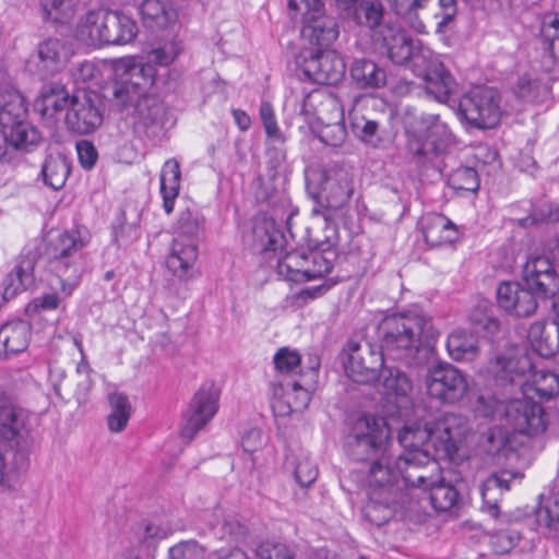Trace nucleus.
Masks as SVG:
<instances>
[{
  "instance_id": "1",
  "label": "nucleus",
  "mask_w": 559,
  "mask_h": 559,
  "mask_svg": "<svg viewBox=\"0 0 559 559\" xmlns=\"http://www.w3.org/2000/svg\"><path fill=\"white\" fill-rule=\"evenodd\" d=\"M468 431L467 419L455 413H442L432 420L417 421L403 427L400 444H425L439 459L452 460Z\"/></svg>"
},
{
  "instance_id": "2",
  "label": "nucleus",
  "mask_w": 559,
  "mask_h": 559,
  "mask_svg": "<svg viewBox=\"0 0 559 559\" xmlns=\"http://www.w3.org/2000/svg\"><path fill=\"white\" fill-rule=\"evenodd\" d=\"M406 151L416 164H426L448 153L454 135L439 114L423 112L406 128Z\"/></svg>"
},
{
  "instance_id": "3",
  "label": "nucleus",
  "mask_w": 559,
  "mask_h": 559,
  "mask_svg": "<svg viewBox=\"0 0 559 559\" xmlns=\"http://www.w3.org/2000/svg\"><path fill=\"white\" fill-rule=\"evenodd\" d=\"M156 69L142 64L135 58L117 60L114 64V79L107 87L111 106L122 116L147 92L154 83Z\"/></svg>"
},
{
  "instance_id": "4",
  "label": "nucleus",
  "mask_w": 559,
  "mask_h": 559,
  "mask_svg": "<svg viewBox=\"0 0 559 559\" xmlns=\"http://www.w3.org/2000/svg\"><path fill=\"white\" fill-rule=\"evenodd\" d=\"M138 25L128 15L97 10L90 11L76 27V37L90 46L124 45L138 34Z\"/></svg>"
},
{
  "instance_id": "5",
  "label": "nucleus",
  "mask_w": 559,
  "mask_h": 559,
  "mask_svg": "<svg viewBox=\"0 0 559 559\" xmlns=\"http://www.w3.org/2000/svg\"><path fill=\"white\" fill-rule=\"evenodd\" d=\"M389 438L384 418L364 414L353 423L344 449L353 461L368 464L389 450Z\"/></svg>"
},
{
  "instance_id": "6",
  "label": "nucleus",
  "mask_w": 559,
  "mask_h": 559,
  "mask_svg": "<svg viewBox=\"0 0 559 559\" xmlns=\"http://www.w3.org/2000/svg\"><path fill=\"white\" fill-rule=\"evenodd\" d=\"M426 319L418 313H394L380 324L382 348L396 359H407L420 346Z\"/></svg>"
},
{
  "instance_id": "7",
  "label": "nucleus",
  "mask_w": 559,
  "mask_h": 559,
  "mask_svg": "<svg viewBox=\"0 0 559 559\" xmlns=\"http://www.w3.org/2000/svg\"><path fill=\"white\" fill-rule=\"evenodd\" d=\"M559 282H500L497 288L499 306L518 318L533 316L539 301L555 297Z\"/></svg>"
},
{
  "instance_id": "8",
  "label": "nucleus",
  "mask_w": 559,
  "mask_h": 559,
  "mask_svg": "<svg viewBox=\"0 0 559 559\" xmlns=\"http://www.w3.org/2000/svg\"><path fill=\"white\" fill-rule=\"evenodd\" d=\"M301 112L314 117L322 126L319 139L331 146H340L346 139L343 112L335 97L324 91H312L302 102Z\"/></svg>"
},
{
  "instance_id": "9",
  "label": "nucleus",
  "mask_w": 559,
  "mask_h": 559,
  "mask_svg": "<svg viewBox=\"0 0 559 559\" xmlns=\"http://www.w3.org/2000/svg\"><path fill=\"white\" fill-rule=\"evenodd\" d=\"M200 229V219L193 211L186 209L180 212L175 229L177 237L166 260V266L173 275L185 276L197 261L198 247L190 238L198 236Z\"/></svg>"
},
{
  "instance_id": "10",
  "label": "nucleus",
  "mask_w": 559,
  "mask_h": 559,
  "mask_svg": "<svg viewBox=\"0 0 559 559\" xmlns=\"http://www.w3.org/2000/svg\"><path fill=\"white\" fill-rule=\"evenodd\" d=\"M401 445L404 451L396 456L395 467L401 473L403 488H425L440 472L439 456L425 444Z\"/></svg>"
},
{
  "instance_id": "11",
  "label": "nucleus",
  "mask_w": 559,
  "mask_h": 559,
  "mask_svg": "<svg viewBox=\"0 0 559 559\" xmlns=\"http://www.w3.org/2000/svg\"><path fill=\"white\" fill-rule=\"evenodd\" d=\"M497 413L515 432L530 437L545 432L548 426L544 407L528 395L499 402Z\"/></svg>"
},
{
  "instance_id": "12",
  "label": "nucleus",
  "mask_w": 559,
  "mask_h": 559,
  "mask_svg": "<svg viewBox=\"0 0 559 559\" xmlns=\"http://www.w3.org/2000/svg\"><path fill=\"white\" fill-rule=\"evenodd\" d=\"M459 112L472 127L495 128L501 116L499 93L490 86H475L461 97Z\"/></svg>"
},
{
  "instance_id": "13",
  "label": "nucleus",
  "mask_w": 559,
  "mask_h": 559,
  "mask_svg": "<svg viewBox=\"0 0 559 559\" xmlns=\"http://www.w3.org/2000/svg\"><path fill=\"white\" fill-rule=\"evenodd\" d=\"M288 9L302 15L301 36L310 44L328 47L337 38L336 21L324 14L322 0H288Z\"/></svg>"
},
{
  "instance_id": "14",
  "label": "nucleus",
  "mask_w": 559,
  "mask_h": 559,
  "mask_svg": "<svg viewBox=\"0 0 559 559\" xmlns=\"http://www.w3.org/2000/svg\"><path fill=\"white\" fill-rule=\"evenodd\" d=\"M104 120L102 96L92 90H78L71 95L66 112L67 128L78 134H88L98 129Z\"/></svg>"
},
{
  "instance_id": "15",
  "label": "nucleus",
  "mask_w": 559,
  "mask_h": 559,
  "mask_svg": "<svg viewBox=\"0 0 559 559\" xmlns=\"http://www.w3.org/2000/svg\"><path fill=\"white\" fill-rule=\"evenodd\" d=\"M425 384L427 394L443 404L460 402L468 390L466 374L448 362L429 367Z\"/></svg>"
},
{
  "instance_id": "16",
  "label": "nucleus",
  "mask_w": 559,
  "mask_h": 559,
  "mask_svg": "<svg viewBox=\"0 0 559 559\" xmlns=\"http://www.w3.org/2000/svg\"><path fill=\"white\" fill-rule=\"evenodd\" d=\"M382 349V346L367 340L349 341L347 344L348 358L345 364L348 378L360 384H370L377 381L384 365Z\"/></svg>"
},
{
  "instance_id": "17",
  "label": "nucleus",
  "mask_w": 559,
  "mask_h": 559,
  "mask_svg": "<svg viewBox=\"0 0 559 559\" xmlns=\"http://www.w3.org/2000/svg\"><path fill=\"white\" fill-rule=\"evenodd\" d=\"M302 73L318 84L334 85L345 73V63L334 50L306 49L296 59Z\"/></svg>"
},
{
  "instance_id": "18",
  "label": "nucleus",
  "mask_w": 559,
  "mask_h": 559,
  "mask_svg": "<svg viewBox=\"0 0 559 559\" xmlns=\"http://www.w3.org/2000/svg\"><path fill=\"white\" fill-rule=\"evenodd\" d=\"M534 364L524 348L509 347L496 354L488 362L487 372L497 385L524 384V378L532 372Z\"/></svg>"
},
{
  "instance_id": "19",
  "label": "nucleus",
  "mask_w": 559,
  "mask_h": 559,
  "mask_svg": "<svg viewBox=\"0 0 559 559\" xmlns=\"http://www.w3.org/2000/svg\"><path fill=\"white\" fill-rule=\"evenodd\" d=\"M382 41L386 48L388 57L395 64L412 62L415 69L420 68V62L428 61L430 51L423 49L406 32L394 23H386L380 31Z\"/></svg>"
},
{
  "instance_id": "20",
  "label": "nucleus",
  "mask_w": 559,
  "mask_h": 559,
  "mask_svg": "<svg viewBox=\"0 0 559 559\" xmlns=\"http://www.w3.org/2000/svg\"><path fill=\"white\" fill-rule=\"evenodd\" d=\"M322 194L318 195V203L325 213L341 211L346 206L353 195V174L343 166H333L323 174Z\"/></svg>"
},
{
  "instance_id": "21",
  "label": "nucleus",
  "mask_w": 559,
  "mask_h": 559,
  "mask_svg": "<svg viewBox=\"0 0 559 559\" xmlns=\"http://www.w3.org/2000/svg\"><path fill=\"white\" fill-rule=\"evenodd\" d=\"M218 409V393L212 385H203L193 395L186 414L181 436L189 441L213 418Z\"/></svg>"
},
{
  "instance_id": "22",
  "label": "nucleus",
  "mask_w": 559,
  "mask_h": 559,
  "mask_svg": "<svg viewBox=\"0 0 559 559\" xmlns=\"http://www.w3.org/2000/svg\"><path fill=\"white\" fill-rule=\"evenodd\" d=\"M272 408L278 416L301 412L311 401L310 392L297 379L272 381Z\"/></svg>"
},
{
  "instance_id": "23",
  "label": "nucleus",
  "mask_w": 559,
  "mask_h": 559,
  "mask_svg": "<svg viewBox=\"0 0 559 559\" xmlns=\"http://www.w3.org/2000/svg\"><path fill=\"white\" fill-rule=\"evenodd\" d=\"M50 381L55 393L64 402H75L79 405L86 402L92 381L87 372L78 368L70 376L61 367L55 365L49 368Z\"/></svg>"
},
{
  "instance_id": "24",
  "label": "nucleus",
  "mask_w": 559,
  "mask_h": 559,
  "mask_svg": "<svg viewBox=\"0 0 559 559\" xmlns=\"http://www.w3.org/2000/svg\"><path fill=\"white\" fill-rule=\"evenodd\" d=\"M165 114V107L158 96L147 92L132 107L121 116L129 122L135 132L151 135L153 129L157 127Z\"/></svg>"
},
{
  "instance_id": "25",
  "label": "nucleus",
  "mask_w": 559,
  "mask_h": 559,
  "mask_svg": "<svg viewBox=\"0 0 559 559\" xmlns=\"http://www.w3.org/2000/svg\"><path fill=\"white\" fill-rule=\"evenodd\" d=\"M396 456L390 450L368 463L370 489H379L388 495H407L402 486L401 473L395 467Z\"/></svg>"
},
{
  "instance_id": "26",
  "label": "nucleus",
  "mask_w": 559,
  "mask_h": 559,
  "mask_svg": "<svg viewBox=\"0 0 559 559\" xmlns=\"http://www.w3.org/2000/svg\"><path fill=\"white\" fill-rule=\"evenodd\" d=\"M407 495H388L379 489H370L369 500L364 507L365 519L373 525L381 526L388 523L394 513L406 509Z\"/></svg>"
},
{
  "instance_id": "27",
  "label": "nucleus",
  "mask_w": 559,
  "mask_h": 559,
  "mask_svg": "<svg viewBox=\"0 0 559 559\" xmlns=\"http://www.w3.org/2000/svg\"><path fill=\"white\" fill-rule=\"evenodd\" d=\"M426 83V91L439 103H447L449 97L456 91V82L450 71L437 61H428L427 66L418 69Z\"/></svg>"
},
{
  "instance_id": "28",
  "label": "nucleus",
  "mask_w": 559,
  "mask_h": 559,
  "mask_svg": "<svg viewBox=\"0 0 559 559\" xmlns=\"http://www.w3.org/2000/svg\"><path fill=\"white\" fill-rule=\"evenodd\" d=\"M527 340L532 348L542 357H552L559 352V322L557 320H539L527 331Z\"/></svg>"
},
{
  "instance_id": "29",
  "label": "nucleus",
  "mask_w": 559,
  "mask_h": 559,
  "mask_svg": "<svg viewBox=\"0 0 559 559\" xmlns=\"http://www.w3.org/2000/svg\"><path fill=\"white\" fill-rule=\"evenodd\" d=\"M79 234V230H73L71 233L62 231L49 235L47 252L50 257L51 267L56 271L58 277L62 276L59 270L61 267H68V263L63 262V260L71 257L85 245V241Z\"/></svg>"
},
{
  "instance_id": "30",
  "label": "nucleus",
  "mask_w": 559,
  "mask_h": 559,
  "mask_svg": "<svg viewBox=\"0 0 559 559\" xmlns=\"http://www.w3.org/2000/svg\"><path fill=\"white\" fill-rule=\"evenodd\" d=\"M71 95L61 82L45 84L34 103V109L43 118L52 119L70 106Z\"/></svg>"
},
{
  "instance_id": "31",
  "label": "nucleus",
  "mask_w": 559,
  "mask_h": 559,
  "mask_svg": "<svg viewBox=\"0 0 559 559\" xmlns=\"http://www.w3.org/2000/svg\"><path fill=\"white\" fill-rule=\"evenodd\" d=\"M421 229L425 241L430 247L451 245L459 239V230L448 217L430 213L423 217Z\"/></svg>"
},
{
  "instance_id": "32",
  "label": "nucleus",
  "mask_w": 559,
  "mask_h": 559,
  "mask_svg": "<svg viewBox=\"0 0 559 559\" xmlns=\"http://www.w3.org/2000/svg\"><path fill=\"white\" fill-rule=\"evenodd\" d=\"M139 13L143 24L150 28H168L178 21V11L170 0H143L139 4Z\"/></svg>"
},
{
  "instance_id": "33",
  "label": "nucleus",
  "mask_w": 559,
  "mask_h": 559,
  "mask_svg": "<svg viewBox=\"0 0 559 559\" xmlns=\"http://www.w3.org/2000/svg\"><path fill=\"white\" fill-rule=\"evenodd\" d=\"M515 477V473L501 471L499 473L491 474L481 484L480 492L484 501V508L491 516L498 518L499 501L503 493L510 490V484Z\"/></svg>"
},
{
  "instance_id": "34",
  "label": "nucleus",
  "mask_w": 559,
  "mask_h": 559,
  "mask_svg": "<svg viewBox=\"0 0 559 559\" xmlns=\"http://www.w3.org/2000/svg\"><path fill=\"white\" fill-rule=\"evenodd\" d=\"M27 414L7 400H0V441L19 443L26 429Z\"/></svg>"
},
{
  "instance_id": "35",
  "label": "nucleus",
  "mask_w": 559,
  "mask_h": 559,
  "mask_svg": "<svg viewBox=\"0 0 559 559\" xmlns=\"http://www.w3.org/2000/svg\"><path fill=\"white\" fill-rule=\"evenodd\" d=\"M312 214H322L324 217V225L307 228L304 239L306 246L311 251L332 250L338 241L336 227L334 224L330 223L332 215L330 213L322 212L320 207H313Z\"/></svg>"
},
{
  "instance_id": "36",
  "label": "nucleus",
  "mask_w": 559,
  "mask_h": 559,
  "mask_svg": "<svg viewBox=\"0 0 559 559\" xmlns=\"http://www.w3.org/2000/svg\"><path fill=\"white\" fill-rule=\"evenodd\" d=\"M27 109L24 98L13 87L0 90V127L4 131L8 128L26 119Z\"/></svg>"
},
{
  "instance_id": "37",
  "label": "nucleus",
  "mask_w": 559,
  "mask_h": 559,
  "mask_svg": "<svg viewBox=\"0 0 559 559\" xmlns=\"http://www.w3.org/2000/svg\"><path fill=\"white\" fill-rule=\"evenodd\" d=\"M350 128L356 138L371 147H380L384 142L385 130L382 121L357 109L350 114Z\"/></svg>"
},
{
  "instance_id": "38",
  "label": "nucleus",
  "mask_w": 559,
  "mask_h": 559,
  "mask_svg": "<svg viewBox=\"0 0 559 559\" xmlns=\"http://www.w3.org/2000/svg\"><path fill=\"white\" fill-rule=\"evenodd\" d=\"M530 379L521 384V394L535 396L540 400H550L559 394V376L547 370H532Z\"/></svg>"
},
{
  "instance_id": "39",
  "label": "nucleus",
  "mask_w": 559,
  "mask_h": 559,
  "mask_svg": "<svg viewBox=\"0 0 559 559\" xmlns=\"http://www.w3.org/2000/svg\"><path fill=\"white\" fill-rule=\"evenodd\" d=\"M447 350L453 360L472 361L480 353L479 341L474 334L463 329H457L449 334Z\"/></svg>"
},
{
  "instance_id": "40",
  "label": "nucleus",
  "mask_w": 559,
  "mask_h": 559,
  "mask_svg": "<svg viewBox=\"0 0 559 559\" xmlns=\"http://www.w3.org/2000/svg\"><path fill=\"white\" fill-rule=\"evenodd\" d=\"M181 171L179 162L170 158L165 162L160 171V193L163 207L167 214L174 211L175 201L180 191Z\"/></svg>"
},
{
  "instance_id": "41",
  "label": "nucleus",
  "mask_w": 559,
  "mask_h": 559,
  "mask_svg": "<svg viewBox=\"0 0 559 559\" xmlns=\"http://www.w3.org/2000/svg\"><path fill=\"white\" fill-rule=\"evenodd\" d=\"M350 75L360 88H379L385 84V71L369 59H357L352 63Z\"/></svg>"
},
{
  "instance_id": "42",
  "label": "nucleus",
  "mask_w": 559,
  "mask_h": 559,
  "mask_svg": "<svg viewBox=\"0 0 559 559\" xmlns=\"http://www.w3.org/2000/svg\"><path fill=\"white\" fill-rule=\"evenodd\" d=\"M31 334V325L24 320H17L3 324L0 329V345L7 354L23 352Z\"/></svg>"
},
{
  "instance_id": "43",
  "label": "nucleus",
  "mask_w": 559,
  "mask_h": 559,
  "mask_svg": "<svg viewBox=\"0 0 559 559\" xmlns=\"http://www.w3.org/2000/svg\"><path fill=\"white\" fill-rule=\"evenodd\" d=\"M468 320L477 332H484L490 338L497 337L501 332V323L488 300H479L471 310Z\"/></svg>"
},
{
  "instance_id": "44",
  "label": "nucleus",
  "mask_w": 559,
  "mask_h": 559,
  "mask_svg": "<svg viewBox=\"0 0 559 559\" xmlns=\"http://www.w3.org/2000/svg\"><path fill=\"white\" fill-rule=\"evenodd\" d=\"M424 489L429 490V499L436 511H449L459 502V491L441 477L440 472Z\"/></svg>"
},
{
  "instance_id": "45",
  "label": "nucleus",
  "mask_w": 559,
  "mask_h": 559,
  "mask_svg": "<svg viewBox=\"0 0 559 559\" xmlns=\"http://www.w3.org/2000/svg\"><path fill=\"white\" fill-rule=\"evenodd\" d=\"M37 55L45 69L55 71L67 62L71 50L60 39L49 38L39 44Z\"/></svg>"
},
{
  "instance_id": "46",
  "label": "nucleus",
  "mask_w": 559,
  "mask_h": 559,
  "mask_svg": "<svg viewBox=\"0 0 559 559\" xmlns=\"http://www.w3.org/2000/svg\"><path fill=\"white\" fill-rule=\"evenodd\" d=\"M70 174V164L62 154L49 155L43 165L41 176L46 186L61 189Z\"/></svg>"
},
{
  "instance_id": "47",
  "label": "nucleus",
  "mask_w": 559,
  "mask_h": 559,
  "mask_svg": "<svg viewBox=\"0 0 559 559\" xmlns=\"http://www.w3.org/2000/svg\"><path fill=\"white\" fill-rule=\"evenodd\" d=\"M110 413L107 418L108 428L111 432L122 431L130 419L132 406L127 395L119 392L110 393L108 396Z\"/></svg>"
},
{
  "instance_id": "48",
  "label": "nucleus",
  "mask_w": 559,
  "mask_h": 559,
  "mask_svg": "<svg viewBox=\"0 0 559 559\" xmlns=\"http://www.w3.org/2000/svg\"><path fill=\"white\" fill-rule=\"evenodd\" d=\"M336 282H323L312 287H302L300 282H293L285 302L288 307L302 308L309 301L323 296Z\"/></svg>"
},
{
  "instance_id": "49",
  "label": "nucleus",
  "mask_w": 559,
  "mask_h": 559,
  "mask_svg": "<svg viewBox=\"0 0 559 559\" xmlns=\"http://www.w3.org/2000/svg\"><path fill=\"white\" fill-rule=\"evenodd\" d=\"M7 146L14 148H27L40 141L38 130L29 124L26 119L3 131Z\"/></svg>"
},
{
  "instance_id": "50",
  "label": "nucleus",
  "mask_w": 559,
  "mask_h": 559,
  "mask_svg": "<svg viewBox=\"0 0 559 559\" xmlns=\"http://www.w3.org/2000/svg\"><path fill=\"white\" fill-rule=\"evenodd\" d=\"M273 361L278 373L273 381L296 379L295 376L301 362L300 355L297 350L282 347L274 355Z\"/></svg>"
},
{
  "instance_id": "51",
  "label": "nucleus",
  "mask_w": 559,
  "mask_h": 559,
  "mask_svg": "<svg viewBox=\"0 0 559 559\" xmlns=\"http://www.w3.org/2000/svg\"><path fill=\"white\" fill-rule=\"evenodd\" d=\"M384 8L380 0H361L354 12V20L370 29L380 27Z\"/></svg>"
},
{
  "instance_id": "52",
  "label": "nucleus",
  "mask_w": 559,
  "mask_h": 559,
  "mask_svg": "<svg viewBox=\"0 0 559 559\" xmlns=\"http://www.w3.org/2000/svg\"><path fill=\"white\" fill-rule=\"evenodd\" d=\"M382 383L386 394L407 396L413 384L407 374L397 368L385 367L381 370Z\"/></svg>"
},
{
  "instance_id": "53",
  "label": "nucleus",
  "mask_w": 559,
  "mask_h": 559,
  "mask_svg": "<svg viewBox=\"0 0 559 559\" xmlns=\"http://www.w3.org/2000/svg\"><path fill=\"white\" fill-rule=\"evenodd\" d=\"M168 528L162 525L155 523H143L138 528V542L134 546L142 548L144 552L152 554L153 558L156 545L158 542L165 539L168 536Z\"/></svg>"
},
{
  "instance_id": "54",
  "label": "nucleus",
  "mask_w": 559,
  "mask_h": 559,
  "mask_svg": "<svg viewBox=\"0 0 559 559\" xmlns=\"http://www.w3.org/2000/svg\"><path fill=\"white\" fill-rule=\"evenodd\" d=\"M479 183L477 171L466 166L453 170L448 178V185L455 191L476 192Z\"/></svg>"
},
{
  "instance_id": "55",
  "label": "nucleus",
  "mask_w": 559,
  "mask_h": 559,
  "mask_svg": "<svg viewBox=\"0 0 559 559\" xmlns=\"http://www.w3.org/2000/svg\"><path fill=\"white\" fill-rule=\"evenodd\" d=\"M310 259L312 265L305 267L302 274L307 280H316L332 271L335 252L333 250L311 251Z\"/></svg>"
},
{
  "instance_id": "56",
  "label": "nucleus",
  "mask_w": 559,
  "mask_h": 559,
  "mask_svg": "<svg viewBox=\"0 0 559 559\" xmlns=\"http://www.w3.org/2000/svg\"><path fill=\"white\" fill-rule=\"evenodd\" d=\"M181 51L180 45L175 41H166L162 46L152 49L146 55V61L142 64H150L155 69V66L167 67L173 63Z\"/></svg>"
},
{
  "instance_id": "57",
  "label": "nucleus",
  "mask_w": 559,
  "mask_h": 559,
  "mask_svg": "<svg viewBox=\"0 0 559 559\" xmlns=\"http://www.w3.org/2000/svg\"><path fill=\"white\" fill-rule=\"evenodd\" d=\"M45 17L55 22L64 23L75 12L74 0H40Z\"/></svg>"
},
{
  "instance_id": "58",
  "label": "nucleus",
  "mask_w": 559,
  "mask_h": 559,
  "mask_svg": "<svg viewBox=\"0 0 559 559\" xmlns=\"http://www.w3.org/2000/svg\"><path fill=\"white\" fill-rule=\"evenodd\" d=\"M536 520L540 526L549 528L559 524V492L543 500L536 510Z\"/></svg>"
},
{
  "instance_id": "59",
  "label": "nucleus",
  "mask_w": 559,
  "mask_h": 559,
  "mask_svg": "<svg viewBox=\"0 0 559 559\" xmlns=\"http://www.w3.org/2000/svg\"><path fill=\"white\" fill-rule=\"evenodd\" d=\"M540 35L546 41H549L550 52L559 61V15L548 14L543 17Z\"/></svg>"
},
{
  "instance_id": "60",
  "label": "nucleus",
  "mask_w": 559,
  "mask_h": 559,
  "mask_svg": "<svg viewBox=\"0 0 559 559\" xmlns=\"http://www.w3.org/2000/svg\"><path fill=\"white\" fill-rule=\"evenodd\" d=\"M74 288L75 285L73 283L61 282L60 290H53L51 293L44 294L38 298H35L33 305L35 308L43 310L57 309L61 300L70 296Z\"/></svg>"
},
{
  "instance_id": "61",
  "label": "nucleus",
  "mask_w": 559,
  "mask_h": 559,
  "mask_svg": "<svg viewBox=\"0 0 559 559\" xmlns=\"http://www.w3.org/2000/svg\"><path fill=\"white\" fill-rule=\"evenodd\" d=\"M542 275H556L551 261L544 255L530 258L523 267V280H537Z\"/></svg>"
},
{
  "instance_id": "62",
  "label": "nucleus",
  "mask_w": 559,
  "mask_h": 559,
  "mask_svg": "<svg viewBox=\"0 0 559 559\" xmlns=\"http://www.w3.org/2000/svg\"><path fill=\"white\" fill-rule=\"evenodd\" d=\"M260 117L263 122L266 135L274 141L283 143L284 138L277 126L273 107L269 102L261 103Z\"/></svg>"
},
{
  "instance_id": "63",
  "label": "nucleus",
  "mask_w": 559,
  "mask_h": 559,
  "mask_svg": "<svg viewBox=\"0 0 559 559\" xmlns=\"http://www.w3.org/2000/svg\"><path fill=\"white\" fill-rule=\"evenodd\" d=\"M170 559H203L204 549L194 542H182L169 549Z\"/></svg>"
},
{
  "instance_id": "64",
  "label": "nucleus",
  "mask_w": 559,
  "mask_h": 559,
  "mask_svg": "<svg viewBox=\"0 0 559 559\" xmlns=\"http://www.w3.org/2000/svg\"><path fill=\"white\" fill-rule=\"evenodd\" d=\"M259 559H294V554L284 544L263 543L257 550Z\"/></svg>"
}]
</instances>
